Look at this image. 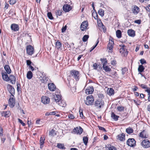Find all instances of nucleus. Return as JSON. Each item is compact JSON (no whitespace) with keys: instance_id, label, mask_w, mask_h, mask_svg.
Here are the masks:
<instances>
[{"instance_id":"f257e3e1","label":"nucleus","mask_w":150,"mask_h":150,"mask_svg":"<svg viewBox=\"0 0 150 150\" xmlns=\"http://www.w3.org/2000/svg\"><path fill=\"white\" fill-rule=\"evenodd\" d=\"M57 93V94H55L56 97L54 98V100L60 106L62 107H65L66 105V103L65 101L62 99L61 96L59 94V91H58Z\"/></svg>"},{"instance_id":"f03ea898","label":"nucleus","mask_w":150,"mask_h":150,"mask_svg":"<svg viewBox=\"0 0 150 150\" xmlns=\"http://www.w3.org/2000/svg\"><path fill=\"white\" fill-rule=\"evenodd\" d=\"M94 101L93 96L90 95L87 96L86 100H84L85 103L87 105H92Z\"/></svg>"},{"instance_id":"7ed1b4c3","label":"nucleus","mask_w":150,"mask_h":150,"mask_svg":"<svg viewBox=\"0 0 150 150\" xmlns=\"http://www.w3.org/2000/svg\"><path fill=\"white\" fill-rule=\"evenodd\" d=\"M104 104V103L103 100L98 99L96 100L93 105L96 108H100L103 107Z\"/></svg>"},{"instance_id":"20e7f679","label":"nucleus","mask_w":150,"mask_h":150,"mask_svg":"<svg viewBox=\"0 0 150 150\" xmlns=\"http://www.w3.org/2000/svg\"><path fill=\"white\" fill-rule=\"evenodd\" d=\"M120 46L121 47L120 49V52L121 53L122 56H127L128 52L126 49V47L125 45H120Z\"/></svg>"},{"instance_id":"39448f33","label":"nucleus","mask_w":150,"mask_h":150,"mask_svg":"<svg viewBox=\"0 0 150 150\" xmlns=\"http://www.w3.org/2000/svg\"><path fill=\"white\" fill-rule=\"evenodd\" d=\"M70 74L76 80L78 81L79 80L80 74L79 71L73 70L71 71Z\"/></svg>"},{"instance_id":"423d86ee","label":"nucleus","mask_w":150,"mask_h":150,"mask_svg":"<svg viewBox=\"0 0 150 150\" xmlns=\"http://www.w3.org/2000/svg\"><path fill=\"white\" fill-rule=\"evenodd\" d=\"M136 142L133 138H129L127 142V144L131 147H133L136 145Z\"/></svg>"},{"instance_id":"0eeeda50","label":"nucleus","mask_w":150,"mask_h":150,"mask_svg":"<svg viewBox=\"0 0 150 150\" xmlns=\"http://www.w3.org/2000/svg\"><path fill=\"white\" fill-rule=\"evenodd\" d=\"M27 54L29 55H32L34 52V48L31 45H28L26 48Z\"/></svg>"},{"instance_id":"6e6552de","label":"nucleus","mask_w":150,"mask_h":150,"mask_svg":"<svg viewBox=\"0 0 150 150\" xmlns=\"http://www.w3.org/2000/svg\"><path fill=\"white\" fill-rule=\"evenodd\" d=\"M142 146L144 148H147L150 147V142L147 139H144L141 143Z\"/></svg>"},{"instance_id":"1a4fd4ad","label":"nucleus","mask_w":150,"mask_h":150,"mask_svg":"<svg viewBox=\"0 0 150 150\" xmlns=\"http://www.w3.org/2000/svg\"><path fill=\"white\" fill-rule=\"evenodd\" d=\"M42 73V76L41 77L42 78V82L45 83H48L50 81V80L48 77L46 76L45 73L43 72Z\"/></svg>"},{"instance_id":"9d476101","label":"nucleus","mask_w":150,"mask_h":150,"mask_svg":"<svg viewBox=\"0 0 150 150\" xmlns=\"http://www.w3.org/2000/svg\"><path fill=\"white\" fill-rule=\"evenodd\" d=\"M114 44L113 40L110 39L108 45L107 49L110 52H112V51L113 45Z\"/></svg>"},{"instance_id":"9b49d317","label":"nucleus","mask_w":150,"mask_h":150,"mask_svg":"<svg viewBox=\"0 0 150 150\" xmlns=\"http://www.w3.org/2000/svg\"><path fill=\"white\" fill-rule=\"evenodd\" d=\"M83 131V129L80 126H79V127L75 128L73 129L74 134H81L82 133Z\"/></svg>"},{"instance_id":"f8f14e48","label":"nucleus","mask_w":150,"mask_h":150,"mask_svg":"<svg viewBox=\"0 0 150 150\" xmlns=\"http://www.w3.org/2000/svg\"><path fill=\"white\" fill-rule=\"evenodd\" d=\"M7 88L9 93L11 94L13 97H14L15 93V89L11 85L8 84L7 86Z\"/></svg>"},{"instance_id":"ddd939ff","label":"nucleus","mask_w":150,"mask_h":150,"mask_svg":"<svg viewBox=\"0 0 150 150\" xmlns=\"http://www.w3.org/2000/svg\"><path fill=\"white\" fill-rule=\"evenodd\" d=\"M88 26V22L86 21H84L81 24L80 26V28L82 31L85 30Z\"/></svg>"},{"instance_id":"4468645a","label":"nucleus","mask_w":150,"mask_h":150,"mask_svg":"<svg viewBox=\"0 0 150 150\" xmlns=\"http://www.w3.org/2000/svg\"><path fill=\"white\" fill-rule=\"evenodd\" d=\"M13 97H11L8 100V104L9 106L11 108L13 107L15 104V100L13 98Z\"/></svg>"},{"instance_id":"2eb2a0df","label":"nucleus","mask_w":150,"mask_h":150,"mask_svg":"<svg viewBox=\"0 0 150 150\" xmlns=\"http://www.w3.org/2000/svg\"><path fill=\"white\" fill-rule=\"evenodd\" d=\"M93 87L91 86L87 87L85 90V93L88 94H91L93 93Z\"/></svg>"},{"instance_id":"dca6fc26","label":"nucleus","mask_w":150,"mask_h":150,"mask_svg":"<svg viewBox=\"0 0 150 150\" xmlns=\"http://www.w3.org/2000/svg\"><path fill=\"white\" fill-rule=\"evenodd\" d=\"M41 101L44 104H48L50 102V98L47 96H42L41 98Z\"/></svg>"},{"instance_id":"f3484780","label":"nucleus","mask_w":150,"mask_h":150,"mask_svg":"<svg viewBox=\"0 0 150 150\" xmlns=\"http://www.w3.org/2000/svg\"><path fill=\"white\" fill-rule=\"evenodd\" d=\"M71 9V7L70 5L66 4L64 5L63 7V10L66 12L70 11Z\"/></svg>"},{"instance_id":"a211bd4d","label":"nucleus","mask_w":150,"mask_h":150,"mask_svg":"<svg viewBox=\"0 0 150 150\" xmlns=\"http://www.w3.org/2000/svg\"><path fill=\"white\" fill-rule=\"evenodd\" d=\"M3 79L5 81H9V77L8 76L7 73L6 72L1 73Z\"/></svg>"},{"instance_id":"6ab92c4d","label":"nucleus","mask_w":150,"mask_h":150,"mask_svg":"<svg viewBox=\"0 0 150 150\" xmlns=\"http://www.w3.org/2000/svg\"><path fill=\"white\" fill-rule=\"evenodd\" d=\"M139 136L142 138H147L148 137V135L145 131L143 130L139 133Z\"/></svg>"},{"instance_id":"aec40b11","label":"nucleus","mask_w":150,"mask_h":150,"mask_svg":"<svg viewBox=\"0 0 150 150\" xmlns=\"http://www.w3.org/2000/svg\"><path fill=\"white\" fill-rule=\"evenodd\" d=\"M11 29L14 31H18L19 30V26L18 25L13 23L11 25Z\"/></svg>"},{"instance_id":"412c9836","label":"nucleus","mask_w":150,"mask_h":150,"mask_svg":"<svg viewBox=\"0 0 150 150\" xmlns=\"http://www.w3.org/2000/svg\"><path fill=\"white\" fill-rule=\"evenodd\" d=\"M132 11L134 14H137L139 11V8L137 6L134 5L132 8Z\"/></svg>"},{"instance_id":"4be33fe9","label":"nucleus","mask_w":150,"mask_h":150,"mask_svg":"<svg viewBox=\"0 0 150 150\" xmlns=\"http://www.w3.org/2000/svg\"><path fill=\"white\" fill-rule=\"evenodd\" d=\"M49 89L52 91H54L56 89V86L53 83H48Z\"/></svg>"},{"instance_id":"5701e85b","label":"nucleus","mask_w":150,"mask_h":150,"mask_svg":"<svg viewBox=\"0 0 150 150\" xmlns=\"http://www.w3.org/2000/svg\"><path fill=\"white\" fill-rule=\"evenodd\" d=\"M117 137L118 139L121 141H123L125 140V134L123 133L118 135Z\"/></svg>"},{"instance_id":"b1692460","label":"nucleus","mask_w":150,"mask_h":150,"mask_svg":"<svg viewBox=\"0 0 150 150\" xmlns=\"http://www.w3.org/2000/svg\"><path fill=\"white\" fill-rule=\"evenodd\" d=\"M1 115L2 116H4L5 117H9L10 114L9 111H2L1 112Z\"/></svg>"},{"instance_id":"393cba45","label":"nucleus","mask_w":150,"mask_h":150,"mask_svg":"<svg viewBox=\"0 0 150 150\" xmlns=\"http://www.w3.org/2000/svg\"><path fill=\"white\" fill-rule=\"evenodd\" d=\"M9 79L11 82L12 84H14L16 82V78L13 75H10L9 77Z\"/></svg>"},{"instance_id":"a878e982","label":"nucleus","mask_w":150,"mask_h":150,"mask_svg":"<svg viewBox=\"0 0 150 150\" xmlns=\"http://www.w3.org/2000/svg\"><path fill=\"white\" fill-rule=\"evenodd\" d=\"M4 68L6 73L8 74H10L11 72V70L9 66L8 65H5L4 67Z\"/></svg>"},{"instance_id":"bb28decb","label":"nucleus","mask_w":150,"mask_h":150,"mask_svg":"<svg viewBox=\"0 0 150 150\" xmlns=\"http://www.w3.org/2000/svg\"><path fill=\"white\" fill-rule=\"evenodd\" d=\"M127 33L129 36L132 37H134L135 35V31L132 29L128 30Z\"/></svg>"},{"instance_id":"cd10ccee","label":"nucleus","mask_w":150,"mask_h":150,"mask_svg":"<svg viewBox=\"0 0 150 150\" xmlns=\"http://www.w3.org/2000/svg\"><path fill=\"white\" fill-rule=\"evenodd\" d=\"M103 69L106 72H110L111 71L110 68L106 65L103 66Z\"/></svg>"},{"instance_id":"c85d7f7f","label":"nucleus","mask_w":150,"mask_h":150,"mask_svg":"<svg viewBox=\"0 0 150 150\" xmlns=\"http://www.w3.org/2000/svg\"><path fill=\"white\" fill-rule=\"evenodd\" d=\"M45 140V139L44 137H40V148H42L43 147V145L44 143V141Z\"/></svg>"},{"instance_id":"c756f323","label":"nucleus","mask_w":150,"mask_h":150,"mask_svg":"<svg viewBox=\"0 0 150 150\" xmlns=\"http://www.w3.org/2000/svg\"><path fill=\"white\" fill-rule=\"evenodd\" d=\"M33 76V74L31 71H29L27 74V78L28 79H31Z\"/></svg>"},{"instance_id":"7c9ffc66","label":"nucleus","mask_w":150,"mask_h":150,"mask_svg":"<svg viewBox=\"0 0 150 150\" xmlns=\"http://www.w3.org/2000/svg\"><path fill=\"white\" fill-rule=\"evenodd\" d=\"M111 117L114 119L115 121L117 120L118 118L119 117L115 115V114L113 112H112L111 114Z\"/></svg>"},{"instance_id":"2f4dec72","label":"nucleus","mask_w":150,"mask_h":150,"mask_svg":"<svg viewBox=\"0 0 150 150\" xmlns=\"http://www.w3.org/2000/svg\"><path fill=\"white\" fill-rule=\"evenodd\" d=\"M56 47L58 49H60L62 46V44L61 42L58 40L56 42L55 44Z\"/></svg>"},{"instance_id":"473e14b6","label":"nucleus","mask_w":150,"mask_h":150,"mask_svg":"<svg viewBox=\"0 0 150 150\" xmlns=\"http://www.w3.org/2000/svg\"><path fill=\"white\" fill-rule=\"evenodd\" d=\"M100 60L102 62V63L103 64V66L107 65L108 63V61L106 58H101L100 59Z\"/></svg>"},{"instance_id":"72a5a7b5","label":"nucleus","mask_w":150,"mask_h":150,"mask_svg":"<svg viewBox=\"0 0 150 150\" xmlns=\"http://www.w3.org/2000/svg\"><path fill=\"white\" fill-rule=\"evenodd\" d=\"M116 35L118 38H121L122 36V33L121 30H117L116 31Z\"/></svg>"},{"instance_id":"f704fd0d","label":"nucleus","mask_w":150,"mask_h":150,"mask_svg":"<svg viewBox=\"0 0 150 150\" xmlns=\"http://www.w3.org/2000/svg\"><path fill=\"white\" fill-rule=\"evenodd\" d=\"M144 67L142 65H140L138 68V71L139 72L142 73L144 71Z\"/></svg>"},{"instance_id":"c9c22d12","label":"nucleus","mask_w":150,"mask_h":150,"mask_svg":"<svg viewBox=\"0 0 150 150\" xmlns=\"http://www.w3.org/2000/svg\"><path fill=\"white\" fill-rule=\"evenodd\" d=\"M57 146L58 148L60 149H65L64 144H63L58 143Z\"/></svg>"},{"instance_id":"e433bc0d","label":"nucleus","mask_w":150,"mask_h":150,"mask_svg":"<svg viewBox=\"0 0 150 150\" xmlns=\"http://www.w3.org/2000/svg\"><path fill=\"white\" fill-rule=\"evenodd\" d=\"M126 131L127 133L130 134L133 132V130L132 128L130 127H129L126 129Z\"/></svg>"},{"instance_id":"4c0bfd02","label":"nucleus","mask_w":150,"mask_h":150,"mask_svg":"<svg viewBox=\"0 0 150 150\" xmlns=\"http://www.w3.org/2000/svg\"><path fill=\"white\" fill-rule=\"evenodd\" d=\"M56 135V133L55 132V131L53 129L50 132L49 135L50 136H54Z\"/></svg>"},{"instance_id":"58836bf2","label":"nucleus","mask_w":150,"mask_h":150,"mask_svg":"<svg viewBox=\"0 0 150 150\" xmlns=\"http://www.w3.org/2000/svg\"><path fill=\"white\" fill-rule=\"evenodd\" d=\"M108 94L110 95H113L114 93V89L112 88H110V89L108 92Z\"/></svg>"},{"instance_id":"ea45409f","label":"nucleus","mask_w":150,"mask_h":150,"mask_svg":"<svg viewBox=\"0 0 150 150\" xmlns=\"http://www.w3.org/2000/svg\"><path fill=\"white\" fill-rule=\"evenodd\" d=\"M89 36L88 35H85L82 38V40L83 42H86L89 38Z\"/></svg>"},{"instance_id":"a19ab883","label":"nucleus","mask_w":150,"mask_h":150,"mask_svg":"<svg viewBox=\"0 0 150 150\" xmlns=\"http://www.w3.org/2000/svg\"><path fill=\"white\" fill-rule=\"evenodd\" d=\"M83 141L84 144L85 145H86L88 141V137H83Z\"/></svg>"},{"instance_id":"79ce46f5","label":"nucleus","mask_w":150,"mask_h":150,"mask_svg":"<svg viewBox=\"0 0 150 150\" xmlns=\"http://www.w3.org/2000/svg\"><path fill=\"white\" fill-rule=\"evenodd\" d=\"M98 13L101 16H103L104 15V11L102 9L99 10Z\"/></svg>"},{"instance_id":"37998d69","label":"nucleus","mask_w":150,"mask_h":150,"mask_svg":"<svg viewBox=\"0 0 150 150\" xmlns=\"http://www.w3.org/2000/svg\"><path fill=\"white\" fill-rule=\"evenodd\" d=\"M83 109H81V107H80L79 108V112L80 114V116L82 118V119L83 118V117H84L83 112Z\"/></svg>"},{"instance_id":"c03bdc74","label":"nucleus","mask_w":150,"mask_h":150,"mask_svg":"<svg viewBox=\"0 0 150 150\" xmlns=\"http://www.w3.org/2000/svg\"><path fill=\"white\" fill-rule=\"evenodd\" d=\"M47 16L48 18L50 20H52L53 19V17L52 16V14L51 12H48L47 14Z\"/></svg>"},{"instance_id":"a18cd8bd","label":"nucleus","mask_w":150,"mask_h":150,"mask_svg":"<svg viewBox=\"0 0 150 150\" xmlns=\"http://www.w3.org/2000/svg\"><path fill=\"white\" fill-rule=\"evenodd\" d=\"M108 150H116L117 149L116 148L112 146L111 145H109L108 146Z\"/></svg>"},{"instance_id":"49530a36","label":"nucleus","mask_w":150,"mask_h":150,"mask_svg":"<svg viewBox=\"0 0 150 150\" xmlns=\"http://www.w3.org/2000/svg\"><path fill=\"white\" fill-rule=\"evenodd\" d=\"M99 42V40H98V39L97 40V41H96V45L94 46H93V47H92L91 48V50H90V52H91L93 50H94L95 48L97 46V45H98V43Z\"/></svg>"},{"instance_id":"de8ad7c7","label":"nucleus","mask_w":150,"mask_h":150,"mask_svg":"<svg viewBox=\"0 0 150 150\" xmlns=\"http://www.w3.org/2000/svg\"><path fill=\"white\" fill-rule=\"evenodd\" d=\"M117 109L119 111L121 112L124 110V108L123 106H119L117 107Z\"/></svg>"},{"instance_id":"09e8293b","label":"nucleus","mask_w":150,"mask_h":150,"mask_svg":"<svg viewBox=\"0 0 150 150\" xmlns=\"http://www.w3.org/2000/svg\"><path fill=\"white\" fill-rule=\"evenodd\" d=\"M18 122H19L23 126H24L25 125V124L19 118H18Z\"/></svg>"},{"instance_id":"8fccbe9b","label":"nucleus","mask_w":150,"mask_h":150,"mask_svg":"<svg viewBox=\"0 0 150 150\" xmlns=\"http://www.w3.org/2000/svg\"><path fill=\"white\" fill-rule=\"evenodd\" d=\"M62 14V11L60 10H58L57 11L56 13V14L57 15L59 16H61Z\"/></svg>"},{"instance_id":"3c124183","label":"nucleus","mask_w":150,"mask_h":150,"mask_svg":"<svg viewBox=\"0 0 150 150\" xmlns=\"http://www.w3.org/2000/svg\"><path fill=\"white\" fill-rule=\"evenodd\" d=\"M16 2V0H10L9 1V3L11 5H13Z\"/></svg>"},{"instance_id":"603ef678","label":"nucleus","mask_w":150,"mask_h":150,"mask_svg":"<svg viewBox=\"0 0 150 150\" xmlns=\"http://www.w3.org/2000/svg\"><path fill=\"white\" fill-rule=\"evenodd\" d=\"M98 128H99V129L100 130L103 131L105 132H106V130L103 127L100 126H98Z\"/></svg>"},{"instance_id":"864d4df0","label":"nucleus","mask_w":150,"mask_h":150,"mask_svg":"<svg viewBox=\"0 0 150 150\" xmlns=\"http://www.w3.org/2000/svg\"><path fill=\"white\" fill-rule=\"evenodd\" d=\"M27 65L29 66H30L31 65V64H32V62L30 60H28L26 61Z\"/></svg>"},{"instance_id":"5fc2aeb1","label":"nucleus","mask_w":150,"mask_h":150,"mask_svg":"<svg viewBox=\"0 0 150 150\" xmlns=\"http://www.w3.org/2000/svg\"><path fill=\"white\" fill-rule=\"evenodd\" d=\"M140 62L142 64H144L146 63V61L144 59H142L140 60Z\"/></svg>"},{"instance_id":"6e6d98bb","label":"nucleus","mask_w":150,"mask_h":150,"mask_svg":"<svg viewBox=\"0 0 150 150\" xmlns=\"http://www.w3.org/2000/svg\"><path fill=\"white\" fill-rule=\"evenodd\" d=\"M127 69L126 68H125L124 69H122V74L123 75L127 71Z\"/></svg>"},{"instance_id":"4d7b16f0","label":"nucleus","mask_w":150,"mask_h":150,"mask_svg":"<svg viewBox=\"0 0 150 150\" xmlns=\"http://www.w3.org/2000/svg\"><path fill=\"white\" fill-rule=\"evenodd\" d=\"M134 88H132V90L133 91L135 92L137 91V89H138V87L137 86H134Z\"/></svg>"},{"instance_id":"13d9d810","label":"nucleus","mask_w":150,"mask_h":150,"mask_svg":"<svg viewBox=\"0 0 150 150\" xmlns=\"http://www.w3.org/2000/svg\"><path fill=\"white\" fill-rule=\"evenodd\" d=\"M134 22L135 23H137L138 24H139L141 23V20H137L134 21Z\"/></svg>"},{"instance_id":"bf43d9fd","label":"nucleus","mask_w":150,"mask_h":150,"mask_svg":"<svg viewBox=\"0 0 150 150\" xmlns=\"http://www.w3.org/2000/svg\"><path fill=\"white\" fill-rule=\"evenodd\" d=\"M67 29V26H65L64 27H63L62 29V33L65 31Z\"/></svg>"},{"instance_id":"052dcab7","label":"nucleus","mask_w":150,"mask_h":150,"mask_svg":"<svg viewBox=\"0 0 150 150\" xmlns=\"http://www.w3.org/2000/svg\"><path fill=\"white\" fill-rule=\"evenodd\" d=\"M3 129H2V128L0 127V135L1 136L3 135Z\"/></svg>"},{"instance_id":"680f3d73","label":"nucleus","mask_w":150,"mask_h":150,"mask_svg":"<svg viewBox=\"0 0 150 150\" xmlns=\"http://www.w3.org/2000/svg\"><path fill=\"white\" fill-rule=\"evenodd\" d=\"M93 67L94 69H97V67H98L97 64L96 63H94L93 65Z\"/></svg>"},{"instance_id":"e2e57ef3","label":"nucleus","mask_w":150,"mask_h":150,"mask_svg":"<svg viewBox=\"0 0 150 150\" xmlns=\"http://www.w3.org/2000/svg\"><path fill=\"white\" fill-rule=\"evenodd\" d=\"M140 86L144 89H146L147 88V86L146 85H144L143 84H142L140 85Z\"/></svg>"},{"instance_id":"0e129e2a","label":"nucleus","mask_w":150,"mask_h":150,"mask_svg":"<svg viewBox=\"0 0 150 150\" xmlns=\"http://www.w3.org/2000/svg\"><path fill=\"white\" fill-rule=\"evenodd\" d=\"M116 64V62L115 60H113L111 62V64L112 65H115Z\"/></svg>"},{"instance_id":"69168bd1","label":"nucleus","mask_w":150,"mask_h":150,"mask_svg":"<svg viewBox=\"0 0 150 150\" xmlns=\"http://www.w3.org/2000/svg\"><path fill=\"white\" fill-rule=\"evenodd\" d=\"M69 117L70 119H73L74 118V117L72 114H70L69 115Z\"/></svg>"},{"instance_id":"338daca9","label":"nucleus","mask_w":150,"mask_h":150,"mask_svg":"<svg viewBox=\"0 0 150 150\" xmlns=\"http://www.w3.org/2000/svg\"><path fill=\"white\" fill-rule=\"evenodd\" d=\"M146 91L148 93V95H150V88H146Z\"/></svg>"},{"instance_id":"774afa93","label":"nucleus","mask_w":150,"mask_h":150,"mask_svg":"<svg viewBox=\"0 0 150 150\" xmlns=\"http://www.w3.org/2000/svg\"><path fill=\"white\" fill-rule=\"evenodd\" d=\"M98 96L99 98H103L104 96L103 94L102 93H100L98 94Z\"/></svg>"}]
</instances>
